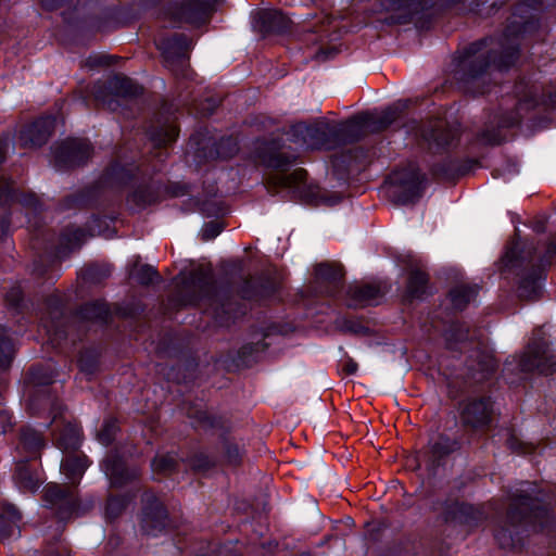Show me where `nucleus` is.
<instances>
[{
	"mask_svg": "<svg viewBox=\"0 0 556 556\" xmlns=\"http://www.w3.org/2000/svg\"><path fill=\"white\" fill-rule=\"evenodd\" d=\"M514 14L498 40L483 39L470 45L460 58L456 78L468 91L483 93L480 83L492 68L500 71L511 66L519 56V35L526 31L528 22Z\"/></svg>",
	"mask_w": 556,
	"mask_h": 556,
	"instance_id": "f257e3e1",
	"label": "nucleus"
},
{
	"mask_svg": "<svg viewBox=\"0 0 556 556\" xmlns=\"http://www.w3.org/2000/svg\"><path fill=\"white\" fill-rule=\"evenodd\" d=\"M548 503L541 491L518 490L511 496L506 520L495 529V539L501 547L513 548L520 543L519 535L531 526L534 531L543 530L549 522Z\"/></svg>",
	"mask_w": 556,
	"mask_h": 556,
	"instance_id": "f03ea898",
	"label": "nucleus"
},
{
	"mask_svg": "<svg viewBox=\"0 0 556 556\" xmlns=\"http://www.w3.org/2000/svg\"><path fill=\"white\" fill-rule=\"evenodd\" d=\"M503 270H515L518 268L529 269L530 273L521 275L519 282V296L526 300H534L539 291V279L542 271L534 266L533 250H520L518 241L513 240L501 258Z\"/></svg>",
	"mask_w": 556,
	"mask_h": 556,
	"instance_id": "7ed1b4c3",
	"label": "nucleus"
},
{
	"mask_svg": "<svg viewBox=\"0 0 556 556\" xmlns=\"http://www.w3.org/2000/svg\"><path fill=\"white\" fill-rule=\"evenodd\" d=\"M176 283L184 305H198L206 301L213 306L216 302V288L212 276L204 269L181 274L176 278Z\"/></svg>",
	"mask_w": 556,
	"mask_h": 556,
	"instance_id": "20e7f679",
	"label": "nucleus"
},
{
	"mask_svg": "<svg viewBox=\"0 0 556 556\" xmlns=\"http://www.w3.org/2000/svg\"><path fill=\"white\" fill-rule=\"evenodd\" d=\"M165 65L178 77L189 78V52L192 41L185 34H173L156 41Z\"/></svg>",
	"mask_w": 556,
	"mask_h": 556,
	"instance_id": "39448f33",
	"label": "nucleus"
},
{
	"mask_svg": "<svg viewBox=\"0 0 556 556\" xmlns=\"http://www.w3.org/2000/svg\"><path fill=\"white\" fill-rule=\"evenodd\" d=\"M422 176L419 169L410 164L406 168L392 172L388 178V192L399 204H408L420 197Z\"/></svg>",
	"mask_w": 556,
	"mask_h": 556,
	"instance_id": "423d86ee",
	"label": "nucleus"
},
{
	"mask_svg": "<svg viewBox=\"0 0 556 556\" xmlns=\"http://www.w3.org/2000/svg\"><path fill=\"white\" fill-rule=\"evenodd\" d=\"M163 0H146L148 5H156ZM220 0H181L172 5L167 12L170 20L178 23L201 25L206 23L215 5Z\"/></svg>",
	"mask_w": 556,
	"mask_h": 556,
	"instance_id": "0eeeda50",
	"label": "nucleus"
},
{
	"mask_svg": "<svg viewBox=\"0 0 556 556\" xmlns=\"http://www.w3.org/2000/svg\"><path fill=\"white\" fill-rule=\"evenodd\" d=\"M539 86L534 84H529L528 81L521 80L515 86V94L517 98V103L514 106V110H506L503 113L497 122L498 127L502 128H510L519 125L521 122L523 113L529 112L534 109L540 103H545L546 101L539 97Z\"/></svg>",
	"mask_w": 556,
	"mask_h": 556,
	"instance_id": "6e6552de",
	"label": "nucleus"
},
{
	"mask_svg": "<svg viewBox=\"0 0 556 556\" xmlns=\"http://www.w3.org/2000/svg\"><path fill=\"white\" fill-rule=\"evenodd\" d=\"M291 136L294 142H302L309 149L331 150L338 146L334 125L325 122L293 125Z\"/></svg>",
	"mask_w": 556,
	"mask_h": 556,
	"instance_id": "1a4fd4ad",
	"label": "nucleus"
},
{
	"mask_svg": "<svg viewBox=\"0 0 556 556\" xmlns=\"http://www.w3.org/2000/svg\"><path fill=\"white\" fill-rule=\"evenodd\" d=\"M92 154L87 139L68 138L53 148L54 164L58 168H73L85 164Z\"/></svg>",
	"mask_w": 556,
	"mask_h": 556,
	"instance_id": "9d476101",
	"label": "nucleus"
},
{
	"mask_svg": "<svg viewBox=\"0 0 556 556\" xmlns=\"http://www.w3.org/2000/svg\"><path fill=\"white\" fill-rule=\"evenodd\" d=\"M519 367L522 371L536 369L541 374L548 375L556 371V355L544 340H533L522 354Z\"/></svg>",
	"mask_w": 556,
	"mask_h": 556,
	"instance_id": "9b49d317",
	"label": "nucleus"
},
{
	"mask_svg": "<svg viewBox=\"0 0 556 556\" xmlns=\"http://www.w3.org/2000/svg\"><path fill=\"white\" fill-rule=\"evenodd\" d=\"M43 497L47 503L56 509L58 517L62 520L80 509L75 490L67 485L50 483L45 488Z\"/></svg>",
	"mask_w": 556,
	"mask_h": 556,
	"instance_id": "f8f14e48",
	"label": "nucleus"
},
{
	"mask_svg": "<svg viewBox=\"0 0 556 556\" xmlns=\"http://www.w3.org/2000/svg\"><path fill=\"white\" fill-rule=\"evenodd\" d=\"M167 525V511L152 492L142 495L141 529L146 534L155 535Z\"/></svg>",
	"mask_w": 556,
	"mask_h": 556,
	"instance_id": "ddd939ff",
	"label": "nucleus"
},
{
	"mask_svg": "<svg viewBox=\"0 0 556 556\" xmlns=\"http://www.w3.org/2000/svg\"><path fill=\"white\" fill-rule=\"evenodd\" d=\"M344 271L339 263L323 262L314 266V285L320 293L333 296L342 288Z\"/></svg>",
	"mask_w": 556,
	"mask_h": 556,
	"instance_id": "4468645a",
	"label": "nucleus"
},
{
	"mask_svg": "<svg viewBox=\"0 0 556 556\" xmlns=\"http://www.w3.org/2000/svg\"><path fill=\"white\" fill-rule=\"evenodd\" d=\"M255 153L263 165L279 172H286L298 159L295 154L282 151L276 140L257 142Z\"/></svg>",
	"mask_w": 556,
	"mask_h": 556,
	"instance_id": "2eb2a0df",
	"label": "nucleus"
},
{
	"mask_svg": "<svg viewBox=\"0 0 556 556\" xmlns=\"http://www.w3.org/2000/svg\"><path fill=\"white\" fill-rule=\"evenodd\" d=\"M433 0H382V8L391 12V23L406 24L425 10L431 8Z\"/></svg>",
	"mask_w": 556,
	"mask_h": 556,
	"instance_id": "dca6fc26",
	"label": "nucleus"
},
{
	"mask_svg": "<svg viewBox=\"0 0 556 556\" xmlns=\"http://www.w3.org/2000/svg\"><path fill=\"white\" fill-rule=\"evenodd\" d=\"M421 136L432 151H440L450 147L458 139V129L444 121H430L422 129Z\"/></svg>",
	"mask_w": 556,
	"mask_h": 556,
	"instance_id": "f3484780",
	"label": "nucleus"
},
{
	"mask_svg": "<svg viewBox=\"0 0 556 556\" xmlns=\"http://www.w3.org/2000/svg\"><path fill=\"white\" fill-rule=\"evenodd\" d=\"M55 127L53 116H42L21 130L20 143L23 148L34 149L47 143Z\"/></svg>",
	"mask_w": 556,
	"mask_h": 556,
	"instance_id": "a211bd4d",
	"label": "nucleus"
},
{
	"mask_svg": "<svg viewBox=\"0 0 556 556\" xmlns=\"http://www.w3.org/2000/svg\"><path fill=\"white\" fill-rule=\"evenodd\" d=\"M371 119L372 114L363 113L334 125L338 144L358 140L366 132L371 131Z\"/></svg>",
	"mask_w": 556,
	"mask_h": 556,
	"instance_id": "6ab92c4d",
	"label": "nucleus"
},
{
	"mask_svg": "<svg viewBox=\"0 0 556 556\" xmlns=\"http://www.w3.org/2000/svg\"><path fill=\"white\" fill-rule=\"evenodd\" d=\"M492 405L489 397L468 400L462 410V420L472 428H482L491 421Z\"/></svg>",
	"mask_w": 556,
	"mask_h": 556,
	"instance_id": "aec40b11",
	"label": "nucleus"
},
{
	"mask_svg": "<svg viewBox=\"0 0 556 556\" xmlns=\"http://www.w3.org/2000/svg\"><path fill=\"white\" fill-rule=\"evenodd\" d=\"M186 415L191 420V425L197 429L203 430H223L228 428V419L208 413L200 404L188 403L184 407Z\"/></svg>",
	"mask_w": 556,
	"mask_h": 556,
	"instance_id": "412c9836",
	"label": "nucleus"
},
{
	"mask_svg": "<svg viewBox=\"0 0 556 556\" xmlns=\"http://www.w3.org/2000/svg\"><path fill=\"white\" fill-rule=\"evenodd\" d=\"M255 28L263 35L283 34L290 28V20L277 10H262L255 15Z\"/></svg>",
	"mask_w": 556,
	"mask_h": 556,
	"instance_id": "4be33fe9",
	"label": "nucleus"
},
{
	"mask_svg": "<svg viewBox=\"0 0 556 556\" xmlns=\"http://www.w3.org/2000/svg\"><path fill=\"white\" fill-rule=\"evenodd\" d=\"M497 367V363L493 355L485 350H476L470 355L468 369L471 378L476 381H482L492 375Z\"/></svg>",
	"mask_w": 556,
	"mask_h": 556,
	"instance_id": "5701e85b",
	"label": "nucleus"
},
{
	"mask_svg": "<svg viewBox=\"0 0 556 556\" xmlns=\"http://www.w3.org/2000/svg\"><path fill=\"white\" fill-rule=\"evenodd\" d=\"M383 291L376 283H356L348 290V305L350 307H364L381 296Z\"/></svg>",
	"mask_w": 556,
	"mask_h": 556,
	"instance_id": "b1692460",
	"label": "nucleus"
},
{
	"mask_svg": "<svg viewBox=\"0 0 556 556\" xmlns=\"http://www.w3.org/2000/svg\"><path fill=\"white\" fill-rule=\"evenodd\" d=\"M104 471L114 485H122L128 480L136 478L138 475L135 469L129 471L123 459L117 455H110L105 458Z\"/></svg>",
	"mask_w": 556,
	"mask_h": 556,
	"instance_id": "393cba45",
	"label": "nucleus"
},
{
	"mask_svg": "<svg viewBox=\"0 0 556 556\" xmlns=\"http://www.w3.org/2000/svg\"><path fill=\"white\" fill-rule=\"evenodd\" d=\"M135 166L132 164H121L115 162L110 165L101 177V182L108 186L127 184L132 177Z\"/></svg>",
	"mask_w": 556,
	"mask_h": 556,
	"instance_id": "a878e982",
	"label": "nucleus"
},
{
	"mask_svg": "<svg viewBox=\"0 0 556 556\" xmlns=\"http://www.w3.org/2000/svg\"><path fill=\"white\" fill-rule=\"evenodd\" d=\"M161 186L151 182L147 186L138 187L127 199L128 203L134 207L141 208L150 205L159 200Z\"/></svg>",
	"mask_w": 556,
	"mask_h": 556,
	"instance_id": "bb28decb",
	"label": "nucleus"
},
{
	"mask_svg": "<svg viewBox=\"0 0 556 556\" xmlns=\"http://www.w3.org/2000/svg\"><path fill=\"white\" fill-rule=\"evenodd\" d=\"M88 467L85 455H67L61 463V470L72 483H77Z\"/></svg>",
	"mask_w": 556,
	"mask_h": 556,
	"instance_id": "cd10ccee",
	"label": "nucleus"
},
{
	"mask_svg": "<svg viewBox=\"0 0 556 556\" xmlns=\"http://www.w3.org/2000/svg\"><path fill=\"white\" fill-rule=\"evenodd\" d=\"M428 282L429 276L427 273L418 268L410 270L406 286V298L410 300L421 299L428 293Z\"/></svg>",
	"mask_w": 556,
	"mask_h": 556,
	"instance_id": "c85d7f7f",
	"label": "nucleus"
},
{
	"mask_svg": "<svg viewBox=\"0 0 556 556\" xmlns=\"http://www.w3.org/2000/svg\"><path fill=\"white\" fill-rule=\"evenodd\" d=\"M22 516L18 509L12 504H2L0 507V540L9 539L14 531V527L21 520Z\"/></svg>",
	"mask_w": 556,
	"mask_h": 556,
	"instance_id": "c756f323",
	"label": "nucleus"
},
{
	"mask_svg": "<svg viewBox=\"0 0 556 556\" xmlns=\"http://www.w3.org/2000/svg\"><path fill=\"white\" fill-rule=\"evenodd\" d=\"M80 430L74 424H66L55 437L56 446L64 452L77 451L80 445Z\"/></svg>",
	"mask_w": 556,
	"mask_h": 556,
	"instance_id": "7c9ffc66",
	"label": "nucleus"
},
{
	"mask_svg": "<svg viewBox=\"0 0 556 556\" xmlns=\"http://www.w3.org/2000/svg\"><path fill=\"white\" fill-rule=\"evenodd\" d=\"M307 173L303 168H296L291 174H273L267 178L268 188L298 187L306 179Z\"/></svg>",
	"mask_w": 556,
	"mask_h": 556,
	"instance_id": "2f4dec72",
	"label": "nucleus"
},
{
	"mask_svg": "<svg viewBox=\"0 0 556 556\" xmlns=\"http://www.w3.org/2000/svg\"><path fill=\"white\" fill-rule=\"evenodd\" d=\"M478 286L458 285L450 291V299L454 308L463 311L478 294Z\"/></svg>",
	"mask_w": 556,
	"mask_h": 556,
	"instance_id": "473e14b6",
	"label": "nucleus"
},
{
	"mask_svg": "<svg viewBox=\"0 0 556 556\" xmlns=\"http://www.w3.org/2000/svg\"><path fill=\"white\" fill-rule=\"evenodd\" d=\"M15 480L21 489L29 492L36 491L40 484L39 478L24 462L16 466Z\"/></svg>",
	"mask_w": 556,
	"mask_h": 556,
	"instance_id": "72a5a7b5",
	"label": "nucleus"
},
{
	"mask_svg": "<svg viewBox=\"0 0 556 556\" xmlns=\"http://www.w3.org/2000/svg\"><path fill=\"white\" fill-rule=\"evenodd\" d=\"M80 316L84 319L92 321H106L110 311L106 303L102 301H94L86 303L80 307Z\"/></svg>",
	"mask_w": 556,
	"mask_h": 556,
	"instance_id": "f704fd0d",
	"label": "nucleus"
},
{
	"mask_svg": "<svg viewBox=\"0 0 556 556\" xmlns=\"http://www.w3.org/2000/svg\"><path fill=\"white\" fill-rule=\"evenodd\" d=\"M20 442L23 448L30 454H36L45 446L41 433L31 428L21 430Z\"/></svg>",
	"mask_w": 556,
	"mask_h": 556,
	"instance_id": "c9c22d12",
	"label": "nucleus"
},
{
	"mask_svg": "<svg viewBox=\"0 0 556 556\" xmlns=\"http://www.w3.org/2000/svg\"><path fill=\"white\" fill-rule=\"evenodd\" d=\"M15 355V348L12 339L8 336L5 327L0 326V368H8Z\"/></svg>",
	"mask_w": 556,
	"mask_h": 556,
	"instance_id": "e433bc0d",
	"label": "nucleus"
},
{
	"mask_svg": "<svg viewBox=\"0 0 556 556\" xmlns=\"http://www.w3.org/2000/svg\"><path fill=\"white\" fill-rule=\"evenodd\" d=\"M110 85L115 93L122 97H135L142 92V89L139 86H137L130 78L124 76L114 77Z\"/></svg>",
	"mask_w": 556,
	"mask_h": 556,
	"instance_id": "4c0bfd02",
	"label": "nucleus"
},
{
	"mask_svg": "<svg viewBox=\"0 0 556 556\" xmlns=\"http://www.w3.org/2000/svg\"><path fill=\"white\" fill-rule=\"evenodd\" d=\"M215 146V152L208 153L212 159H230L239 151L238 142L233 137H224Z\"/></svg>",
	"mask_w": 556,
	"mask_h": 556,
	"instance_id": "58836bf2",
	"label": "nucleus"
},
{
	"mask_svg": "<svg viewBox=\"0 0 556 556\" xmlns=\"http://www.w3.org/2000/svg\"><path fill=\"white\" fill-rule=\"evenodd\" d=\"M177 136L178 130L174 125H166L150 131V138L155 147H166L167 144L174 142Z\"/></svg>",
	"mask_w": 556,
	"mask_h": 556,
	"instance_id": "ea45409f",
	"label": "nucleus"
},
{
	"mask_svg": "<svg viewBox=\"0 0 556 556\" xmlns=\"http://www.w3.org/2000/svg\"><path fill=\"white\" fill-rule=\"evenodd\" d=\"M81 275L86 281L98 283L111 275V267L109 265L90 264L83 269Z\"/></svg>",
	"mask_w": 556,
	"mask_h": 556,
	"instance_id": "a19ab883",
	"label": "nucleus"
},
{
	"mask_svg": "<svg viewBox=\"0 0 556 556\" xmlns=\"http://www.w3.org/2000/svg\"><path fill=\"white\" fill-rule=\"evenodd\" d=\"M86 238V232L81 228H66L61 235L62 244L70 249L74 250L80 247Z\"/></svg>",
	"mask_w": 556,
	"mask_h": 556,
	"instance_id": "79ce46f5",
	"label": "nucleus"
},
{
	"mask_svg": "<svg viewBox=\"0 0 556 556\" xmlns=\"http://www.w3.org/2000/svg\"><path fill=\"white\" fill-rule=\"evenodd\" d=\"M399 117V110L395 108H389L383 111L379 116L372 115L371 119V131H381L388 128Z\"/></svg>",
	"mask_w": 556,
	"mask_h": 556,
	"instance_id": "37998d69",
	"label": "nucleus"
},
{
	"mask_svg": "<svg viewBox=\"0 0 556 556\" xmlns=\"http://www.w3.org/2000/svg\"><path fill=\"white\" fill-rule=\"evenodd\" d=\"M469 338V328L464 324H452L445 332V339L450 349L457 342H464Z\"/></svg>",
	"mask_w": 556,
	"mask_h": 556,
	"instance_id": "c03bdc74",
	"label": "nucleus"
},
{
	"mask_svg": "<svg viewBox=\"0 0 556 556\" xmlns=\"http://www.w3.org/2000/svg\"><path fill=\"white\" fill-rule=\"evenodd\" d=\"M457 448V442L447 437H439L435 442L431 444V453L434 458H441Z\"/></svg>",
	"mask_w": 556,
	"mask_h": 556,
	"instance_id": "a18cd8bd",
	"label": "nucleus"
},
{
	"mask_svg": "<svg viewBox=\"0 0 556 556\" xmlns=\"http://www.w3.org/2000/svg\"><path fill=\"white\" fill-rule=\"evenodd\" d=\"M151 466L154 472L167 475L175 470L177 460L170 454L157 455L153 458Z\"/></svg>",
	"mask_w": 556,
	"mask_h": 556,
	"instance_id": "49530a36",
	"label": "nucleus"
},
{
	"mask_svg": "<svg viewBox=\"0 0 556 556\" xmlns=\"http://www.w3.org/2000/svg\"><path fill=\"white\" fill-rule=\"evenodd\" d=\"M131 275L137 280V282L146 286L157 281L160 278L157 270L150 265L139 266L132 271Z\"/></svg>",
	"mask_w": 556,
	"mask_h": 556,
	"instance_id": "de8ad7c7",
	"label": "nucleus"
},
{
	"mask_svg": "<svg viewBox=\"0 0 556 556\" xmlns=\"http://www.w3.org/2000/svg\"><path fill=\"white\" fill-rule=\"evenodd\" d=\"M473 508L468 504L454 503L450 506V510L446 520H457L459 522H468L469 517L472 514Z\"/></svg>",
	"mask_w": 556,
	"mask_h": 556,
	"instance_id": "09e8293b",
	"label": "nucleus"
},
{
	"mask_svg": "<svg viewBox=\"0 0 556 556\" xmlns=\"http://www.w3.org/2000/svg\"><path fill=\"white\" fill-rule=\"evenodd\" d=\"M128 500L125 496H110L108 498L105 515L113 520L117 518L126 508Z\"/></svg>",
	"mask_w": 556,
	"mask_h": 556,
	"instance_id": "8fccbe9b",
	"label": "nucleus"
},
{
	"mask_svg": "<svg viewBox=\"0 0 556 556\" xmlns=\"http://www.w3.org/2000/svg\"><path fill=\"white\" fill-rule=\"evenodd\" d=\"M117 431V420L114 418H109L104 420L102 428L98 432V439L102 444L109 445L113 442Z\"/></svg>",
	"mask_w": 556,
	"mask_h": 556,
	"instance_id": "3c124183",
	"label": "nucleus"
},
{
	"mask_svg": "<svg viewBox=\"0 0 556 556\" xmlns=\"http://www.w3.org/2000/svg\"><path fill=\"white\" fill-rule=\"evenodd\" d=\"M532 249L533 253L535 252L534 248H527L526 251ZM535 260V257L533 256ZM556 260V242L552 241L546 249L545 254L539 260V263L534 261V266L539 271H542L545 269L546 266L551 265Z\"/></svg>",
	"mask_w": 556,
	"mask_h": 556,
	"instance_id": "603ef678",
	"label": "nucleus"
},
{
	"mask_svg": "<svg viewBox=\"0 0 556 556\" xmlns=\"http://www.w3.org/2000/svg\"><path fill=\"white\" fill-rule=\"evenodd\" d=\"M16 198L13 182L3 176H0V203L7 205Z\"/></svg>",
	"mask_w": 556,
	"mask_h": 556,
	"instance_id": "864d4df0",
	"label": "nucleus"
},
{
	"mask_svg": "<svg viewBox=\"0 0 556 556\" xmlns=\"http://www.w3.org/2000/svg\"><path fill=\"white\" fill-rule=\"evenodd\" d=\"M226 459L231 465H238L241 462V450L236 444L226 440L224 443Z\"/></svg>",
	"mask_w": 556,
	"mask_h": 556,
	"instance_id": "5fc2aeb1",
	"label": "nucleus"
},
{
	"mask_svg": "<svg viewBox=\"0 0 556 556\" xmlns=\"http://www.w3.org/2000/svg\"><path fill=\"white\" fill-rule=\"evenodd\" d=\"M78 365L81 371L91 375L97 369V359L88 352L83 353L78 359Z\"/></svg>",
	"mask_w": 556,
	"mask_h": 556,
	"instance_id": "6e6d98bb",
	"label": "nucleus"
},
{
	"mask_svg": "<svg viewBox=\"0 0 556 556\" xmlns=\"http://www.w3.org/2000/svg\"><path fill=\"white\" fill-rule=\"evenodd\" d=\"M223 230V226L217 220L208 222L202 228V239L211 240L217 237Z\"/></svg>",
	"mask_w": 556,
	"mask_h": 556,
	"instance_id": "4d7b16f0",
	"label": "nucleus"
},
{
	"mask_svg": "<svg viewBox=\"0 0 556 556\" xmlns=\"http://www.w3.org/2000/svg\"><path fill=\"white\" fill-rule=\"evenodd\" d=\"M480 140L488 144H498L502 141V136L498 130H484L480 135Z\"/></svg>",
	"mask_w": 556,
	"mask_h": 556,
	"instance_id": "13d9d810",
	"label": "nucleus"
},
{
	"mask_svg": "<svg viewBox=\"0 0 556 556\" xmlns=\"http://www.w3.org/2000/svg\"><path fill=\"white\" fill-rule=\"evenodd\" d=\"M68 0H40L42 9L46 11H55L63 8Z\"/></svg>",
	"mask_w": 556,
	"mask_h": 556,
	"instance_id": "bf43d9fd",
	"label": "nucleus"
},
{
	"mask_svg": "<svg viewBox=\"0 0 556 556\" xmlns=\"http://www.w3.org/2000/svg\"><path fill=\"white\" fill-rule=\"evenodd\" d=\"M541 5V0H525L517 7V12L527 13V8L539 9Z\"/></svg>",
	"mask_w": 556,
	"mask_h": 556,
	"instance_id": "052dcab7",
	"label": "nucleus"
},
{
	"mask_svg": "<svg viewBox=\"0 0 556 556\" xmlns=\"http://www.w3.org/2000/svg\"><path fill=\"white\" fill-rule=\"evenodd\" d=\"M37 371H38L37 367H31L30 370H29V374H30L31 379H33L34 382H36L38 384H47V383L51 382L52 377L50 375L40 378V377H37Z\"/></svg>",
	"mask_w": 556,
	"mask_h": 556,
	"instance_id": "680f3d73",
	"label": "nucleus"
},
{
	"mask_svg": "<svg viewBox=\"0 0 556 556\" xmlns=\"http://www.w3.org/2000/svg\"><path fill=\"white\" fill-rule=\"evenodd\" d=\"M7 300L14 306H16L21 300V294L18 290H11V292L8 293Z\"/></svg>",
	"mask_w": 556,
	"mask_h": 556,
	"instance_id": "e2e57ef3",
	"label": "nucleus"
},
{
	"mask_svg": "<svg viewBox=\"0 0 556 556\" xmlns=\"http://www.w3.org/2000/svg\"><path fill=\"white\" fill-rule=\"evenodd\" d=\"M356 370H357V364L352 359H349L343 367V371L346 375H353L356 372Z\"/></svg>",
	"mask_w": 556,
	"mask_h": 556,
	"instance_id": "0e129e2a",
	"label": "nucleus"
},
{
	"mask_svg": "<svg viewBox=\"0 0 556 556\" xmlns=\"http://www.w3.org/2000/svg\"><path fill=\"white\" fill-rule=\"evenodd\" d=\"M115 27V23L113 21H105L97 26L99 31H109Z\"/></svg>",
	"mask_w": 556,
	"mask_h": 556,
	"instance_id": "69168bd1",
	"label": "nucleus"
},
{
	"mask_svg": "<svg viewBox=\"0 0 556 556\" xmlns=\"http://www.w3.org/2000/svg\"><path fill=\"white\" fill-rule=\"evenodd\" d=\"M334 53H336V49H331V50H329V51H320V52H318V53L316 54V59L325 61V60H327V59H328V55H329V54H331V55H332V54H334Z\"/></svg>",
	"mask_w": 556,
	"mask_h": 556,
	"instance_id": "338daca9",
	"label": "nucleus"
},
{
	"mask_svg": "<svg viewBox=\"0 0 556 556\" xmlns=\"http://www.w3.org/2000/svg\"><path fill=\"white\" fill-rule=\"evenodd\" d=\"M108 108L112 111L116 110V106H117V101L116 100H113L111 99L108 103Z\"/></svg>",
	"mask_w": 556,
	"mask_h": 556,
	"instance_id": "774afa93",
	"label": "nucleus"
}]
</instances>
